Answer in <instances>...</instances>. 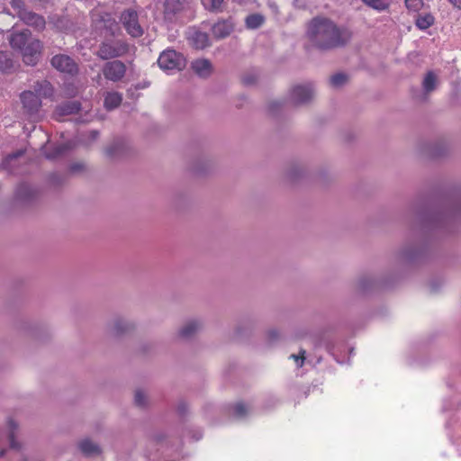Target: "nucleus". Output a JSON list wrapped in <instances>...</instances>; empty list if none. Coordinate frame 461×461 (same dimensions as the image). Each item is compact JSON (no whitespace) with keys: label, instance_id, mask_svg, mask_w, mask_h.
<instances>
[{"label":"nucleus","instance_id":"nucleus-1","mask_svg":"<svg viewBox=\"0 0 461 461\" xmlns=\"http://www.w3.org/2000/svg\"><path fill=\"white\" fill-rule=\"evenodd\" d=\"M311 42L321 50H330L348 42L350 35L340 30L332 21L326 18H314L308 26Z\"/></svg>","mask_w":461,"mask_h":461},{"label":"nucleus","instance_id":"nucleus-2","mask_svg":"<svg viewBox=\"0 0 461 461\" xmlns=\"http://www.w3.org/2000/svg\"><path fill=\"white\" fill-rule=\"evenodd\" d=\"M130 50L127 42L113 38H105L99 45L95 55L103 59L109 60L126 55Z\"/></svg>","mask_w":461,"mask_h":461},{"label":"nucleus","instance_id":"nucleus-3","mask_svg":"<svg viewBox=\"0 0 461 461\" xmlns=\"http://www.w3.org/2000/svg\"><path fill=\"white\" fill-rule=\"evenodd\" d=\"M28 24L21 25L16 23L12 28V33L9 38L10 45L14 50L22 52L23 56H26L29 48Z\"/></svg>","mask_w":461,"mask_h":461},{"label":"nucleus","instance_id":"nucleus-4","mask_svg":"<svg viewBox=\"0 0 461 461\" xmlns=\"http://www.w3.org/2000/svg\"><path fill=\"white\" fill-rule=\"evenodd\" d=\"M158 64L166 71L181 70L185 67V59L173 50H167L158 57Z\"/></svg>","mask_w":461,"mask_h":461},{"label":"nucleus","instance_id":"nucleus-5","mask_svg":"<svg viewBox=\"0 0 461 461\" xmlns=\"http://www.w3.org/2000/svg\"><path fill=\"white\" fill-rule=\"evenodd\" d=\"M136 328V325L131 320L124 317L113 318L106 326V331L111 337L119 338L130 334Z\"/></svg>","mask_w":461,"mask_h":461},{"label":"nucleus","instance_id":"nucleus-6","mask_svg":"<svg viewBox=\"0 0 461 461\" xmlns=\"http://www.w3.org/2000/svg\"><path fill=\"white\" fill-rule=\"evenodd\" d=\"M314 96L312 84L296 85L292 87L289 100L294 105H303L310 103Z\"/></svg>","mask_w":461,"mask_h":461},{"label":"nucleus","instance_id":"nucleus-7","mask_svg":"<svg viewBox=\"0 0 461 461\" xmlns=\"http://www.w3.org/2000/svg\"><path fill=\"white\" fill-rule=\"evenodd\" d=\"M126 65L118 59L107 61L102 68L104 78L112 82L121 81L126 74Z\"/></svg>","mask_w":461,"mask_h":461},{"label":"nucleus","instance_id":"nucleus-8","mask_svg":"<svg viewBox=\"0 0 461 461\" xmlns=\"http://www.w3.org/2000/svg\"><path fill=\"white\" fill-rule=\"evenodd\" d=\"M121 21L131 37H140L143 34V29L139 23L138 14L133 10H127L121 15Z\"/></svg>","mask_w":461,"mask_h":461},{"label":"nucleus","instance_id":"nucleus-9","mask_svg":"<svg viewBox=\"0 0 461 461\" xmlns=\"http://www.w3.org/2000/svg\"><path fill=\"white\" fill-rule=\"evenodd\" d=\"M51 65L57 70L70 76H75L78 73L77 64L67 55L59 54L54 56L51 59Z\"/></svg>","mask_w":461,"mask_h":461},{"label":"nucleus","instance_id":"nucleus-10","mask_svg":"<svg viewBox=\"0 0 461 461\" xmlns=\"http://www.w3.org/2000/svg\"><path fill=\"white\" fill-rule=\"evenodd\" d=\"M131 150L130 143L122 139L114 140L105 149V154L110 158H120Z\"/></svg>","mask_w":461,"mask_h":461},{"label":"nucleus","instance_id":"nucleus-11","mask_svg":"<svg viewBox=\"0 0 461 461\" xmlns=\"http://www.w3.org/2000/svg\"><path fill=\"white\" fill-rule=\"evenodd\" d=\"M189 7V4L182 0H166L164 3V17L173 21L179 14Z\"/></svg>","mask_w":461,"mask_h":461},{"label":"nucleus","instance_id":"nucleus-12","mask_svg":"<svg viewBox=\"0 0 461 461\" xmlns=\"http://www.w3.org/2000/svg\"><path fill=\"white\" fill-rule=\"evenodd\" d=\"M34 94L37 97H47L52 95L51 85L43 80L41 82H36L34 85ZM41 105L39 98H32L31 96V111L34 108H38Z\"/></svg>","mask_w":461,"mask_h":461},{"label":"nucleus","instance_id":"nucleus-13","mask_svg":"<svg viewBox=\"0 0 461 461\" xmlns=\"http://www.w3.org/2000/svg\"><path fill=\"white\" fill-rule=\"evenodd\" d=\"M203 328V322L199 319H191L185 321L178 330V335L183 339H191Z\"/></svg>","mask_w":461,"mask_h":461},{"label":"nucleus","instance_id":"nucleus-14","mask_svg":"<svg viewBox=\"0 0 461 461\" xmlns=\"http://www.w3.org/2000/svg\"><path fill=\"white\" fill-rule=\"evenodd\" d=\"M77 448L86 457H93L101 455V447L92 439L86 438L77 442Z\"/></svg>","mask_w":461,"mask_h":461},{"label":"nucleus","instance_id":"nucleus-15","mask_svg":"<svg viewBox=\"0 0 461 461\" xmlns=\"http://www.w3.org/2000/svg\"><path fill=\"white\" fill-rule=\"evenodd\" d=\"M192 69L200 77H207L212 72V66L206 59H198L192 62Z\"/></svg>","mask_w":461,"mask_h":461},{"label":"nucleus","instance_id":"nucleus-16","mask_svg":"<svg viewBox=\"0 0 461 461\" xmlns=\"http://www.w3.org/2000/svg\"><path fill=\"white\" fill-rule=\"evenodd\" d=\"M233 28L234 24L230 21H220L212 26V32L215 38L222 39L229 36Z\"/></svg>","mask_w":461,"mask_h":461},{"label":"nucleus","instance_id":"nucleus-17","mask_svg":"<svg viewBox=\"0 0 461 461\" xmlns=\"http://www.w3.org/2000/svg\"><path fill=\"white\" fill-rule=\"evenodd\" d=\"M122 95L118 92H107L104 95V106L106 110L111 111L122 104Z\"/></svg>","mask_w":461,"mask_h":461},{"label":"nucleus","instance_id":"nucleus-18","mask_svg":"<svg viewBox=\"0 0 461 461\" xmlns=\"http://www.w3.org/2000/svg\"><path fill=\"white\" fill-rule=\"evenodd\" d=\"M50 336V330L47 327H41L34 324L31 327V339L36 342H41L48 339Z\"/></svg>","mask_w":461,"mask_h":461},{"label":"nucleus","instance_id":"nucleus-19","mask_svg":"<svg viewBox=\"0 0 461 461\" xmlns=\"http://www.w3.org/2000/svg\"><path fill=\"white\" fill-rule=\"evenodd\" d=\"M190 41L196 49L203 50L209 46V38L205 32H194L190 37Z\"/></svg>","mask_w":461,"mask_h":461},{"label":"nucleus","instance_id":"nucleus-20","mask_svg":"<svg viewBox=\"0 0 461 461\" xmlns=\"http://www.w3.org/2000/svg\"><path fill=\"white\" fill-rule=\"evenodd\" d=\"M438 78L437 76L432 72L429 71L426 73L422 81V89L426 95H429L434 91L437 87Z\"/></svg>","mask_w":461,"mask_h":461},{"label":"nucleus","instance_id":"nucleus-21","mask_svg":"<svg viewBox=\"0 0 461 461\" xmlns=\"http://www.w3.org/2000/svg\"><path fill=\"white\" fill-rule=\"evenodd\" d=\"M435 18L434 16L429 13H423L418 14L415 20V25L420 30H426L429 28L431 25L434 24Z\"/></svg>","mask_w":461,"mask_h":461},{"label":"nucleus","instance_id":"nucleus-22","mask_svg":"<svg viewBox=\"0 0 461 461\" xmlns=\"http://www.w3.org/2000/svg\"><path fill=\"white\" fill-rule=\"evenodd\" d=\"M80 110V104L77 101H69L58 108L59 115L74 114Z\"/></svg>","mask_w":461,"mask_h":461},{"label":"nucleus","instance_id":"nucleus-23","mask_svg":"<svg viewBox=\"0 0 461 461\" xmlns=\"http://www.w3.org/2000/svg\"><path fill=\"white\" fill-rule=\"evenodd\" d=\"M265 22V17L259 14H252L246 17L245 23L248 29H258Z\"/></svg>","mask_w":461,"mask_h":461},{"label":"nucleus","instance_id":"nucleus-24","mask_svg":"<svg viewBox=\"0 0 461 461\" xmlns=\"http://www.w3.org/2000/svg\"><path fill=\"white\" fill-rule=\"evenodd\" d=\"M14 68L13 60L8 57L6 53H0V71L4 73H9Z\"/></svg>","mask_w":461,"mask_h":461},{"label":"nucleus","instance_id":"nucleus-25","mask_svg":"<svg viewBox=\"0 0 461 461\" xmlns=\"http://www.w3.org/2000/svg\"><path fill=\"white\" fill-rule=\"evenodd\" d=\"M134 403L140 408L146 407L149 403L147 393L140 389L136 390L134 393Z\"/></svg>","mask_w":461,"mask_h":461},{"label":"nucleus","instance_id":"nucleus-26","mask_svg":"<svg viewBox=\"0 0 461 461\" xmlns=\"http://www.w3.org/2000/svg\"><path fill=\"white\" fill-rule=\"evenodd\" d=\"M45 20L42 16L31 13V27L35 31L41 32L45 28Z\"/></svg>","mask_w":461,"mask_h":461},{"label":"nucleus","instance_id":"nucleus-27","mask_svg":"<svg viewBox=\"0 0 461 461\" xmlns=\"http://www.w3.org/2000/svg\"><path fill=\"white\" fill-rule=\"evenodd\" d=\"M330 82L333 87L339 88L348 82V77L345 74L338 73L330 77Z\"/></svg>","mask_w":461,"mask_h":461},{"label":"nucleus","instance_id":"nucleus-28","mask_svg":"<svg viewBox=\"0 0 461 461\" xmlns=\"http://www.w3.org/2000/svg\"><path fill=\"white\" fill-rule=\"evenodd\" d=\"M104 27L107 32H110L111 35H115L116 32L119 31L118 23L115 20L108 17L107 19H104L103 21Z\"/></svg>","mask_w":461,"mask_h":461},{"label":"nucleus","instance_id":"nucleus-29","mask_svg":"<svg viewBox=\"0 0 461 461\" xmlns=\"http://www.w3.org/2000/svg\"><path fill=\"white\" fill-rule=\"evenodd\" d=\"M363 2L380 11L386 9L388 6L386 0H363Z\"/></svg>","mask_w":461,"mask_h":461},{"label":"nucleus","instance_id":"nucleus-30","mask_svg":"<svg viewBox=\"0 0 461 461\" xmlns=\"http://www.w3.org/2000/svg\"><path fill=\"white\" fill-rule=\"evenodd\" d=\"M224 0H209L208 3L204 2L207 9L212 12H219L221 10V5Z\"/></svg>","mask_w":461,"mask_h":461},{"label":"nucleus","instance_id":"nucleus-31","mask_svg":"<svg viewBox=\"0 0 461 461\" xmlns=\"http://www.w3.org/2000/svg\"><path fill=\"white\" fill-rule=\"evenodd\" d=\"M233 415H235L237 418H242L248 413L247 407L241 403L238 402L233 406Z\"/></svg>","mask_w":461,"mask_h":461},{"label":"nucleus","instance_id":"nucleus-32","mask_svg":"<svg viewBox=\"0 0 461 461\" xmlns=\"http://www.w3.org/2000/svg\"><path fill=\"white\" fill-rule=\"evenodd\" d=\"M9 428H10V434H9V440H10V446L13 448H18V444L14 441V429H17V424L14 420H9L8 422Z\"/></svg>","mask_w":461,"mask_h":461},{"label":"nucleus","instance_id":"nucleus-33","mask_svg":"<svg viewBox=\"0 0 461 461\" xmlns=\"http://www.w3.org/2000/svg\"><path fill=\"white\" fill-rule=\"evenodd\" d=\"M42 50V44L39 40H31V62L35 54H40Z\"/></svg>","mask_w":461,"mask_h":461},{"label":"nucleus","instance_id":"nucleus-34","mask_svg":"<svg viewBox=\"0 0 461 461\" xmlns=\"http://www.w3.org/2000/svg\"><path fill=\"white\" fill-rule=\"evenodd\" d=\"M28 194H29V187L27 186L26 184H21L20 185L17 186L16 191H15V196L18 199L26 198L28 196Z\"/></svg>","mask_w":461,"mask_h":461},{"label":"nucleus","instance_id":"nucleus-35","mask_svg":"<svg viewBox=\"0 0 461 461\" xmlns=\"http://www.w3.org/2000/svg\"><path fill=\"white\" fill-rule=\"evenodd\" d=\"M406 7L412 12H417L422 6L421 0H405Z\"/></svg>","mask_w":461,"mask_h":461},{"label":"nucleus","instance_id":"nucleus-36","mask_svg":"<svg viewBox=\"0 0 461 461\" xmlns=\"http://www.w3.org/2000/svg\"><path fill=\"white\" fill-rule=\"evenodd\" d=\"M67 149V146L66 145H59L58 147H56L55 149V154L53 155H48V158H53L57 156H59L61 154H63V152Z\"/></svg>","mask_w":461,"mask_h":461},{"label":"nucleus","instance_id":"nucleus-37","mask_svg":"<svg viewBox=\"0 0 461 461\" xmlns=\"http://www.w3.org/2000/svg\"><path fill=\"white\" fill-rule=\"evenodd\" d=\"M301 356H296V355H292L291 357H293L296 362H297V365L298 366H303V360H304V354H305V351L304 350H302L300 352Z\"/></svg>","mask_w":461,"mask_h":461},{"label":"nucleus","instance_id":"nucleus-38","mask_svg":"<svg viewBox=\"0 0 461 461\" xmlns=\"http://www.w3.org/2000/svg\"><path fill=\"white\" fill-rule=\"evenodd\" d=\"M302 170L296 167H292L287 171V176L291 179H294Z\"/></svg>","mask_w":461,"mask_h":461},{"label":"nucleus","instance_id":"nucleus-39","mask_svg":"<svg viewBox=\"0 0 461 461\" xmlns=\"http://www.w3.org/2000/svg\"><path fill=\"white\" fill-rule=\"evenodd\" d=\"M401 254H402V257L406 259H412L415 257L414 253L410 251L408 249H402Z\"/></svg>","mask_w":461,"mask_h":461},{"label":"nucleus","instance_id":"nucleus-40","mask_svg":"<svg viewBox=\"0 0 461 461\" xmlns=\"http://www.w3.org/2000/svg\"><path fill=\"white\" fill-rule=\"evenodd\" d=\"M83 167H84V166L82 164L77 163V164H73L70 166V170L72 172H77V171L81 170Z\"/></svg>","mask_w":461,"mask_h":461},{"label":"nucleus","instance_id":"nucleus-41","mask_svg":"<svg viewBox=\"0 0 461 461\" xmlns=\"http://www.w3.org/2000/svg\"><path fill=\"white\" fill-rule=\"evenodd\" d=\"M448 2L456 8L461 9V0H448Z\"/></svg>","mask_w":461,"mask_h":461},{"label":"nucleus","instance_id":"nucleus-42","mask_svg":"<svg viewBox=\"0 0 461 461\" xmlns=\"http://www.w3.org/2000/svg\"><path fill=\"white\" fill-rule=\"evenodd\" d=\"M268 335L271 338H277L279 334H278V332L276 330H270Z\"/></svg>","mask_w":461,"mask_h":461},{"label":"nucleus","instance_id":"nucleus-43","mask_svg":"<svg viewBox=\"0 0 461 461\" xmlns=\"http://www.w3.org/2000/svg\"><path fill=\"white\" fill-rule=\"evenodd\" d=\"M26 95H27V92H26V91H24V92H23V93L21 94V99H22V101H23V104H24V105H25V98H26Z\"/></svg>","mask_w":461,"mask_h":461},{"label":"nucleus","instance_id":"nucleus-44","mask_svg":"<svg viewBox=\"0 0 461 461\" xmlns=\"http://www.w3.org/2000/svg\"><path fill=\"white\" fill-rule=\"evenodd\" d=\"M92 139L95 140L98 137V131H91Z\"/></svg>","mask_w":461,"mask_h":461},{"label":"nucleus","instance_id":"nucleus-45","mask_svg":"<svg viewBox=\"0 0 461 461\" xmlns=\"http://www.w3.org/2000/svg\"><path fill=\"white\" fill-rule=\"evenodd\" d=\"M22 21H24V18H22ZM26 23L23 22L21 25H24Z\"/></svg>","mask_w":461,"mask_h":461},{"label":"nucleus","instance_id":"nucleus-46","mask_svg":"<svg viewBox=\"0 0 461 461\" xmlns=\"http://www.w3.org/2000/svg\"><path fill=\"white\" fill-rule=\"evenodd\" d=\"M26 57H27V55L25 57L23 56L24 63H27V60H25Z\"/></svg>","mask_w":461,"mask_h":461},{"label":"nucleus","instance_id":"nucleus-47","mask_svg":"<svg viewBox=\"0 0 461 461\" xmlns=\"http://www.w3.org/2000/svg\"><path fill=\"white\" fill-rule=\"evenodd\" d=\"M3 455H4V452H3V451H1V452H0V456H2Z\"/></svg>","mask_w":461,"mask_h":461}]
</instances>
